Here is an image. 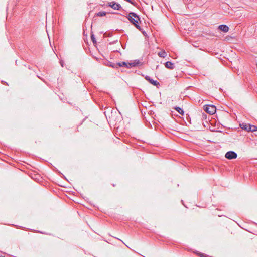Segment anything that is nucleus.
I'll return each instance as SVG.
<instances>
[{
  "mask_svg": "<svg viewBox=\"0 0 257 257\" xmlns=\"http://www.w3.org/2000/svg\"><path fill=\"white\" fill-rule=\"evenodd\" d=\"M128 20L139 30H141L138 22L140 21L139 17L134 12H130L127 16Z\"/></svg>",
  "mask_w": 257,
  "mask_h": 257,
  "instance_id": "1",
  "label": "nucleus"
},
{
  "mask_svg": "<svg viewBox=\"0 0 257 257\" xmlns=\"http://www.w3.org/2000/svg\"><path fill=\"white\" fill-rule=\"evenodd\" d=\"M216 110V107L213 105H206L204 106V110L209 114H214Z\"/></svg>",
  "mask_w": 257,
  "mask_h": 257,
  "instance_id": "2",
  "label": "nucleus"
},
{
  "mask_svg": "<svg viewBox=\"0 0 257 257\" xmlns=\"http://www.w3.org/2000/svg\"><path fill=\"white\" fill-rule=\"evenodd\" d=\"M225 157L229 160L235 159L237 157V154L233 151H229L226 153Z\"/></svg>",
  "mask_w": 257,
  "mask_h": 257,
  "instance_id": "3",
  "label": "nucleus"
},
{
  "mask_svg": "<svg viewBox=\"0 0 257 257\" xmlns=\"http://www.w3.org/2000/svg\"><path fill=\"white\" fill-rule=\"evenodd\" d=\"M108 6L116 10H119L121 8V6L119 4L113 1L108 3Z\"/></svg>",
  "mask_w": 257,
  "mask_h": 257,
  "instance_id": "4",
  "label": "nucleus"
},
{
  "mask_svg": "<svg viewBox=\"0 0 257 257\" xmlns=\"http://www.w3.org/2000/svg\"><path fill=\"white\" fill-rule=\"evenodd\" d=\"M145 78L146 80L148 81L151 84L154 86H158V85H160L159 83L157 81L153 80V79L151 78L149 76H146L145 77Z\"/></svg>",
  "mask_w": 257,
  "mask_h": 257,
  "instance_id": "5",
  "label": "nucleus"
},
{
  "mask_svg": "<svg viewBox=\"0 0 257 257\" xmlns=\"http://www.w3.org/2000/svg\"><path fill=\"white\" fill-rule=\"evenodd\" d=\"M141 64V62L139 60H135L133 62L129 63L128 68H131L138 65Z\"/></svg>",
  "mask_w": 257,
  "mask_h": 257,
  "instance_id": "6",
  "label": "nucleus"
},
{
  "mask_svg": "<svg viewBox=\"0 0 257 257\" xmlns=\"http://www.w3.org/2000/svg\"><path fill=\"white\" fill-rule=\"evenodd\" d=\"M218 29L223 32H227L229 30V27L226 25H219Z\"/></svg>",
  "mask_w": 257,
  "mask_h": 257,
  "instance_id": "7",
  "label": "nucleus"
},
{
  "mask_svg": "<svg viewBox=\"0 0 257 257\" xmlns=\"http://www.w3.org/2000/svg\"><path fill=\"white\" fill-rule=\"evenodd\" d=\"M165 66L166 68L170 69H173L175 68L174 63H173L170 61L166 62L165 63Z\"/></svg>",
  "mask_w": 257,
  "mask_h": 257,
  "instance_id": "8",
  "label": "nucleus"
},
{
  "mask_svg": "<svg viewBox=\"0 0 257 257\" xmlns=\"http://www.w3.org/2000/svg\"><path fill=\"white\" fill-rule=\"evenodd\" d=\"M240 126L242 130L249 132V124L242 123L240 124Z\"/></svg>",
  "mask_w": 257,
  "mask_h": 257,
  "instance_id": "9",
  "label": "nucleus"
},
{
  "mask_svg": "<svg viewBox=\"0 0 257 257\" xmlns=\"http://www.w3.org/2000/svg\"><path fill=\"white\" fill-rule=\"evenodd\" d=\"M117 65L119 67H125L128 68L129 63H127L125 62H118L117 63Z\"/></svg>",
  "mask_w": 257,
  "mask_h": 257,
  "instance_id": "10",
  "label": "nucleus"
},
{
  "mask_svg": "<svg viewBox=\"0 0 257 257\" xmlns=\"http://www.w3.org/2000/svg\"><path fill=\"white\" fill-rule=\"evenodd\" d=\"M174 109L180 114L183 115L184 112L183 110L179 107H175Z\"/></svg>",
  "mask_w": 257,
  "mask_h": 257,
  "instance_id": "11",
  "label": "nucleus"
},
{
  "mask_svg": "<svg viewBox=\"0 0 257 257\" xmlns=\"http://www.w3.org/2000/svg\"><path fill=\"white\" fill-rule=\"evenodd\" d=\"M249 132H254L257 130V127L253 125L249 124Z\"/></svg>",
  "mask_w": 257,
  "mask_h": 257,
  "instance_id": "12",
  "label": "nucleus"
},
{
  "mask_svg": "<svg viewBox=\"0 0 257 257\" xmlns=\"http://www.w3.org/2000/svg\"><path fill=\"white\" fill-rule=\"evenodd\" d=\"M158 55L160 57H162V58H165L166 56V55H167L166 53V52L165 51L159 52L158 53Z\"/></svg>",
  "mask_w": 257,
  "mask_h": 257,
  "instance_id": "13",
  "label": "nucleus"
},
{
  "mask_svg": "<svg viewBox=\"0 0 257 257\" xmlns=\"http://www.w3.org/2000/svg\"><path fill=\"white\" fill-rule=\"evenodd\" d=\"M106 14V12H104V11H100V12H98L97 14H96V15L97 16H99V17H103V16H105Z\"/></svg>",
  "mask_w": 257,
  "mask_h": 257,
  "instance_id": "14",
  "label": "nucleus"
},
{
  "mask_svg": "<svg viewBox=\"0 0 257 257\" xmlns=\"http://www.w3.org/2000/svg\"><path fill=\"white\" fill-rule=\"evenodd\" d=\"M110 63V64L109 65V66L112 67V68H117L118 67V65H117V63Z\"/></svg>",
  "mask_w": 257,
  "mask_h": 257,
  "instance_id": "15",
  "label": "nucleus"
},
{
  "mask_svg": "<svg viewBox=\"0 0 257 257\" xmlns=\"http://www.w3.org/2000/svg\"><path fill=\"white\" fill-rule=\"evenodd\" d=\"M91 40L92 41L93 43H96V39H95V36H94V34H91Z\"/></svg>",
  "mask_w": 257,
  "mask_h": 257,
  "instance_id": "16",
  "label": "nucleus"
},
{
  "mask_svg": "<svg viewBox=\"0 0 257 257\" xmlns=\"http://www.w3.org/2000/svg\"><path fill=\"white\" fill-rule=\"evenodd\" d=\"M197 254L199 255L200 257H206L207 256V255L202 253H198Z\"/></svg>",
  "mask_w": 257,
  "mask_h": 257,
  "instance_id": "17",
  "label": "nucleus"
},
{
  "mask_svg": "<svg viewBox=\"0 0 257 257\" xmlns=\"http://www.w3.org/2000/svg\"><path fill=\"white\" fill-rule=\"evenodd\" d=\"M60 64L62 67H63V62L62 61H60Z\"/></svg>",
  "mask_w": 257,
  "mask_h": 257,
  "instance_id": "18",
  "label": "nucleus"
},
{
  "mask_svg": "<svg viewBox=\"0 0 257 257\" xmlns=\"http://www.w3.org/2000/svg\"><path fill=\"white\" fill-rule=\"evenodd\" d=\"M39 232L40 233H42V234H44L43 232H41V231H39Z\"/></svg>",
  "mask_w": 257,
  "mask_h": 257,
  "instance_id": "19",
  "label": "nucleus"
},
{
  "mask_svg": "<svg viewBox=\"0 0 257 257\" xmlns=\"http://www.w3.org/2000/svg\"><path fill=\"white\" fill-rule=\"evenodd\" d=\"M0 257H5V256H2V255H0Z\"/></svg>",
  "mask_w": 257,
  "mask_h": 257,
  "instance_id": "20",
  "label": "nucleus"
}]
</instances>
